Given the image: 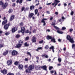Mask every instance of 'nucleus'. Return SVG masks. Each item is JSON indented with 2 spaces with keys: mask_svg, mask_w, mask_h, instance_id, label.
Wrapping results in <instances>:
<instances>
[{
  "mask_svg": "<svg viewBox=\"0 0 75 75\" xmlns=\"http://www.w3.org/2000/svg\"><path fill=\"white\" fill-rule=\"evenodd\" d=\"M14 17H15L14 16V15L11 16L10 18V21H11L13 20V19L14 18Z\"/></svg>",
  "mask_w": 75,
  "mask_h": 75,
  "instance_id": "nucleus-13",
  "label": "nucleus"
},
{
  "mask_svg": "<svg viewBox=\"0 0 75 75\" xmlns=\"http://www.w3.org/2000/svg\"><path fill=\"white\" fill-rule=\"evenodd\" d=\"M18 68L19 69H22L23 68V65L22 64H20L18 66Z\"/></svg>",
  "mask_w": 75,
  "mask_h": 75,
  "instance_id": "nucleus-14",
  "label": "nucleus"
},
{
  "mask_svg": "<svg viewBox=\"0 0 75 75\" xmlns=\"http://www.w3.org/2000/svg\"><path fill=\"white\" fill-rule=\"evenodd\" d=\"M16 75H20V72H18V73L16 74Z\"/></svg>",
  "mask_w": 75,
  "mask_h": 75,
  "instance_id": "nucleus-63",
  "label": "nucleus"
},
{
  "mask_svg": "<svg viewBox=\"0 0 75 75\" xmlns=\"http://www.w3.org/2000/svg\"><path fill=\"white\" fill-rule=\"evenodd\" d=\"M42 68L44 70H45V71H47V66L46 65L42 67Z\"/></svg>",
  "mask_w": 75,
  "mask_h": 75,
  "instance_id": "nucleus-21",
  "label": "nucleus"
},
{
  "mask_svg": "<svg viewBox=\"0 0 75 75\" xmlns=\"http://www.w3.org/2000/svg\"><path fill=\"white\" fill-rule=\"evenodd\" d=\"M44 48L46 50H47L49 48V46L48 45H46L45 46Z\"/></svg>",
  "mask_w": 75,
  "mask_h": 75,
  "instance_id": "nucleus-26",
  "label": "nucleus"
},
{
  "mask_svg": "<svg viewBox=\"0 0 75 75\" xmlns=\"http://www.w3.org/2000/svg\"><path fill=\"white\" fill-rule=\"evenodd\" d=\"M12 6L13 7H15V6H16V4H15V3L13 4Z\"/></svg>",
  "mask_w": 75,
  "mask_h": 75,
  "instance_id": "nucleus-57",
  "label": "nucleus"
},
{
  "mask_svg": "<svg viewBox=\"0 0 75 75\" xmlns=\"http://www.w3.org/2000/svg\"><path fill=\"white\" fill-rule=\"evenodd\" d=\"M61 58H59L58 59V61L59 62H61Z\"/></svg>",
  "mask_w": 75,
  "mask_h": 75,
  "instance_id": "nucleus-39",
  "label": "nucleus"
},
{
  "mask_svg": "<svg viewBox=\"0 0 75 75\" xmlns=\"http://www.w3.org/2000/svg\"><path fill=\"white\" fill-rule=\"evenodd\" d=\"M57 33H59V34H63L64 33V32L62 31H60L59 30V31H57Z\"/></svg>",
  "mask_w": 75,
  "mask_h": 75,
  "instance_id": "nucleus-27",
  "label": "nucleus"
},
{
  "mask_svg": "<svg viewBox=\"0 0 75 75\" xmlns=\"http://www.w3.org/2000/svg\"><path fill=\"white\" fill-rule=\"evenodd\" d=\"M64 62L65 63V64H67V63L68 62V61H67V58H66V59L64 60Z\"/></svg>",
  "mask_w": 75,
  "mask_h": 75,
  "instance_id": "nucleus-44",
  "label": "nucleus"
},
{
  "mask_svg": "<svg viewBox=\"0 0 75 75\" xmlns=\"http://www.w3.org/2000/svg\"><path fill=\"white\" fill-rule=\"evenodd\" d=\"M29 31L27 30L25 31V33H29Z\"/></svg>",
  "mask_w": 75,
  "mask_h": 75,
  "instance_id": "nucleus-64",
  "label": "nucleus"
},
{
  "mask_svg": "<svg viewBox=\"0 0 75 75\" xmlns=\"http://www.w3.org/2000/svg\"><path fill=\"white\" fill-rule=\"evenodd\" d=\"M18 54V52L15 50H13L11 52L12 55L13 56H15V55H16Z\"/></svg>",
  "mask_w": 75,
  "mask_h": 75,
  "instance_id": "nucleus-2",
  "label": "nucleus"
},
{
  "mask_svg": "<svg viewBox=\"0 0 75 75\" xmlns=\"http://www.w3.org/2000/svg\"><path fill=\"white\" fill-rule=\"evenodd\" d=\"M9 34H10V33L8 32H7L5 33V35H9Z\"/></svg>",
  "mask_w": 75,
  "mask_h": 75,
  "instance_id": "nucleus-46",
  "label": "nucleus"
},
{
  "mask_svg": "<svg viewBox=\"0 0 75 75\" xmlns=\"http://www.w3.org/2000/svg\"><path fill=\"white\" fill-rule=\"evenodd\" d=\"M60 2V1L58 0H54V3L52 4V5L54 6L55 4V6H54V7H55L57 4H58V3H59Z\"/></svg>",
  "mask_w": 75,
  "mask_h": 75,
  "instance_id": "nucleus-3",
  "label": "nucleus"
},
{
  "mask_svg": "<svg viewBox=\"0 0 75 75\" xmlns=\"http://www.w3.org/2000/svg\"><path fill=\"white\" fill-rule=\"evenodd\" d=\"M55 14L56 15H58V12H55Z\"/></svg>",
  "mask_w": 75,
  "mask_h": 75,
  "instance_id": "nucleus-61",
  "label": "nucleus"
},
{
  "mask_svg": "<svg viewBox=\"0 0 75 75\" xmlns=\"http://www.w3.org/2000/svg\"><path fill=\"white\" fill-rule=\"evenodd\" d=\"M53 27L57 30V31H58L60 30V29L58 27L56 26L55 25H54Z\"/></svg>",
  "mask_w": 75,
  "mask_h": 75,
  "instance_id": "nucleus-11",
  "label": "nucleus"
},
{
  "mask_svg": "<svg viewBox=\"0 0 75 75\" xmlns=\"http://www.w3.org/2000/svg\"><path fill=\"white\" fill-rule=\"evenodd\" d=\"M34 7H35V6H30V9L31 10H33L34 8Z\"/></svg>",
  "mask_w": 75,
  "mask_h": 75,
  "instance_id": "nucleus-25",
  "label": "nucleus"
},
{
  "mask_svg": "<svg viewBox=\"0 0 75 75\" xmlns=\"http://www.w3.org/2000/svg\"><path fill=\"white\" fill-rule=\"evenodd\" d=\"M27 54L28 55H30V57H31V53L30 52H28L27 53Z\"/></svg>",
  "mask_w": 75,
  "mask_h": 75,
  "instance_id": "nucleus-40",
  "label": "nucleus"
},
{
  "mask_svg": "<svg viewBox=\"0 0 75 75\" xmlns=\"http://www.w3.org/2000/svg\"><path fill=\"white\" fill-rule=\"evenodd\" d=\"M8 5V3H6L5 4L4 6H5V7H6V6H7Z\"/></svg>",
  "mask_w": 75,
  "mask_h": 75,
  "instance_id": "nucleus-49",
  "label": "nucleus"
},
{
  "mask_svg": "<svg viewBox=\"0 0 75 75\" xmlns=\"http://www.w3.org/2000/svg\"><path fill=\"white\" fill-rule=\"evenodd\" d=\"M34 68V66H33L32 65H30L28 67V69L31 71H32V69H33Z\"/></svg>",
  "mask_w": 75,
  "mask_h": 75,
  "instance_id": "nucleus-8",
  "label": "nucleus"
},
{
  "mask_svg": "<svg viewBox=\"0 0 75 75\" xmlns=\"http://www.w3.org/2000/svg\"><path fill=\"white\" fill-rule=\"evenodd\" d=\"M16 30H17V28H14L12 29V33H14Z\"/></svg>",
  "mask_w": 75,
  "mask_h": 75,
  "instance_id": "nucleus-19",
  "label": "nucleus"
},
{
  "mask_svg": "<svg viewBox=\"0 0 75 75\" xmlns=\"http://www.w3.org/2000/svg\"><path fill=\"white\" fill-rule=\"evenodd\" d=\"M62 30H66V28L63 27L62 28Z\"/></svg>",
  "mask_w": 75,
  "mask_h": 75,
  "instance_id": "nucleus-41",
  "label": "nucleus"
},
{
  "mask_svg": "<svg viewBox=\"0 0 75 75\" xmlns=\"http://www.w3.org/2000/svg\"><path fill=\"white\" fill-rule=\"evenodd\" d=\"M23 22H21L20 24V26H21H21H23Z\"/></svg>",
  "mask_w": 75,
  "mask_h": 75,
  "instance_id": "nucleus-42",
  "label": "nucleus"
},
{
  "mask_svg": "<svg viewBox=\"0 0 75 75\" xmlns=\"http://www.w3.org/2000/svg\"><path fill=\"white\" fill-rule=\"evenodd\" d=\"M43 40L40 41L39 42V44H42V43H43Z\"/></svg>",
  "mask_w": 75,
  "mask_h": 75,
  "instance_id": "nucleus-43",
  "label": "nucleus"
},
{
  "mask_svg": "<svg viewBox=\"0 0 75 75\" xmlns=\"http://www.w3.org/2000/svg\"><path fill=\"white\" fill-rule=\"evenodd\" d=\"M55 25V23H52V25Z\"/></svg>",
  "mask_w": 75,
  "mask_h": 75,
  "instance_id": "nucleus-60",
  "label": "nucleus"
},
{
  "mask_svg": "<svg viewBox=\"0 0 75 75\" xmlns=\"http://www.w3.org/2000/svg\"><path fill=\"white\" fill-rule=\"evenodd\" d=\"M74 14V11H71V15L72 16Z\"/></svg>",
  "mask_w": 75,
  "mask_h": 75,
  "instance_id": "nucleus-59",
  "label": "nucleus"
},
{
  "mask_svg": "<svg viewBox=\"0 0 75 75\" xmlns=\"http://www.w3.org/2000/svg\"><path fill=\"white\" fill-rule=\"evenodd\" d=\"M28 7H26V8H25V9L24 10V11H26V10H28Z\"/></svg>",
  "mask_w": 75,
  "mask_h": 75,
  "instance_id": "nucleus-56",
  "label": "nucleus"
},
{
  "mask_svg": "<svg viewBox=\"0 0 75 75\" xmlns=\"http://www.w3.org/2000/svg\"><path fill=\"white\" fill-rule=\"evenodd\" d=\"M21 45H20V44L19 43L18 44H17L16 45V48H20V47H21Z\"/></svg>",
  "mask_w": 75,
  "mask_h": 75,
  "instance_id": "nucleus-16",
  "label": "nucleus"
},
{
  "mask_svg": "<svg viewBox=\"0 0 75 75\" xmlns=\"http://www.w3.org/2000/svg\"><path fill=\"white\" fill-rule=\"evenodd\" d=\"M25 47H28L29 46V44H27V42H25L24 44Z\"/></svg>",
  "mask_w": 75,
  "mask_h": 75,
  "instance_id": "nucleus-30",
  "label": "nucleus"
},
{
  "mask_svg": "<svg viewBox=\"0 0 75 75\" xmlns=\"http://www.w3.org/2000/svg\"><path fill=\"white\" fill-rule=\"evenodd\" d=\"M34 13H31L29 15V17H30V18H31V17H32L34 16Z\"/></svg>",
  "mask_w": 75,
  "mask_h": 75,
  "instance_id": "nucleus-23",
  "label": "nucleus"
},
{
  "mask_svg": "<svg viewBox=\"0 0 75 75\" xmlns=\"http://www.w3.org/2000/svg\"><path fill=\"white\" fill-rule=\"evenodd\" d=\"M20 37V35H19L18 34L16 35V37L17 38H19Z\"/></svg>",
  "mask_w": 75,
  "mask_h": 75,
  "instance_id": "nucleus-34",
  "label": "nucleus"
},
{
  "mask_svg": "<svg viewBox=\"0 0 75 75\" xmlns=\"http://www.w3.org/2000/svg\"><path fill=\"white\" fill-rule=\"evenodd\" d=\"M8 53V50H6V52H5L3 53L4 55H6Z\"/></svg>",
  "mask_w": 75,
  "mask_h": 75,
  "instance_id": "nucleus-24",
  "label": "nucleus"
},
{
  "mask_svg": "<svg viewBox=\"0 0 75 75\" xmlns=\"http://www.w3.org/2000/svg\"><path fill=\"white\" fill-rule=\"evenodd\" d=\"M72 48L73 49H75V45L74 44H73L72 45Z\"/></svg>",
  "mask_w": 75,
  "mask_h": 75,
  "instance_id": "nucleus-37",
  "label": "nucleus"
},
{
  "mask_svg": "<svg viewBox=\"0 0 75 75\" xmlns=\"http://www.w3.org/2000/svg\"><path fill=\"white\" fill-rule=\"evenodd\" d=\"M4 4L3 3V1H0V5H1L2 6H4Z\"/></svg>",
  "mask_w": 75,
  "mask_h": 75,
  "instance_id": "nucleus-28",
  "label": "nucleus"
},
{
  "mask_svg": "<svg viewBox=\"0 0 75 75\" xmlns=\"http://www.w3.org/2000/svg\"><path fill=\"white\" fill-rule=\"evenodd\" d=\"M38 50H41L42 49V47H39L38 48Z\"/></svg>",
  "mask_w": 75,
  "mask_h": 75,
  "instance_id": "nucleus-62",
  "label": "nucleus"
},
{
  "mask_svg": "<svg viewBox=\"0 0 75 75\" xmlns=\"http://www.w3.org/2000/svg\"><path fill=\"white\" fill-rule=\"evenodd\" d=\"M73 29H69V31H70V33H71V32H72V31H73Z\"/></svg>",
  "mask_w": 75,
  "mask_h": 75,
  "instance_id": "nucleus-45",
  "label": "nucleus"
},
{
  "mask_svg": "<svg viewBox=\"0 0 75 75\" xmlns=\"http://www.w3.org/2000/svg\"><path fill=\"white\" fill-rule=\"evenodd\" d=\"M50 50H51V49H52V51L53 52H54V49H55V48H54V46H51V47H50Z\"/></svg>",
  "mask_w": 75,
  "mask_h": 75,
  "instance_id": "nucleus-20",
  "label": "nucleus"
},
{
  "mask_svg": "<svg viewBox=\"0 0 75 75\" xmlns=\"http://www.w3.org/2000/svg\"><path fill=\"white\" fill-rule=\"evenodd\" d=\"M69 41L71 43H74V39H73V38H71V39L69 40Z\"/></svg>",
  "mask_w": 75,
  "mask_h": 75,
  "instance_id": "nucleus-17",
  "label": "nucleus"
},
{
  "mask_svg": "<svg viewBox=\"0 0 75 75\" xmlns=\"http://www.w3.org/2000/svg\"><path fill=\"white\" fill-rule=\"evenodd\" d=\"M62 19L63 20H65L66 18H64V16H62Z\"/></svg>",
  "mask_w": 75,
  "mask_h": 75,
  "instance_id": "nucleus-52",
  "label": "nucleus"
},
{
  "mask_svg": "<svg viewBox=\"0 0 75 75\" xmlns=\"http://www.w3.org/2000/svg\"><path fill=\"white\" fill-rule=\"evenodd\" d=\"M1 72L3 74H6L7 73V70L6 69H4L3 70L1 71Z\"/></svg>",
  "mask_w": 75,
  "mask_h": 75,
  "instance_id": "nucleus-7",
  "label": "nucleus"
},
{
  "mask_svg": "<svg viewBox=\"0 0 75 75\" xmlns=\"http://www.w3.org/2000/svg\"><path fill=\"white\" fill-rule=\"evenodd\" d=\"M46 38L47 40H51V41H53V42H56L55 41V39L54 38V37H52V36H50V35L47 36L46 37Z\"/></svg>",
  "mask_w": 75,
  "mask_h": 75,
  "instance_id": "nucleus-1",
  "label": "nucleus"
},
{
  "mask_svg": "<svg viewBox=\"0 0 75 75\" xmlns=\"http://www.w3.org/2000/svg\"><path fill=\"white\" fill-rule=\"evenodd\" d=\"M25 40H26V41H27V40H29V37H26Z\"/></svg>",
  "mask_w": 75,
  "mask_h": 75,
  "instance_id": "nucleus-48",
  "label": "nucleus"
},
{
  "mask_svg": "<svg viewBox=\"0 0 75 75\" xmlns=\"http://www.w3.org/2000/svg\"><path fill=\"white\" fill-rule=\"evenodd\" d=\"M45 20H47V18H43L42 19L41 22V23H43V25H46V23H45Z\"/></svg>",
  "mask_w": 75,
  "mask_h": 75,
  "instance_id": "nucleus-5",
  "label": "nucleus"
},
{
  "mask_svg": "<svg viewBox=\"0 0 75 75\" xmlns=\"http://www.w3.org/2000/svg\"><path fill=\"white\" fill-rule=\"evenodd\" d=\"M13 63V61L11 59H10L7 61V64L8 66H10L11 65L12 63Z\"/></svg>",
  "mask_w": 75,
  "mask_h": 75,
  "instance_id": "nucleus-4",
  "label": "nucleus"
},
{
  "mask_svg": "<svg viewBox=\"0 0 75 75\" xmlns=\"http://www.w3.org/2000/svg\"><path fill=\"white\" fill-rule=\"evenodd\" d=\"M28 64L25 65L24 66V67L25 68H27V67H28Z\"/></svg>",
  "mask_w": 75,
  "mask_h": 75,
  "instance_id": "nucleus-51",
  "label": "nucleus"
},
{
  "mask_svg": "<svg viewBox=\"0 0 75 75\" xmlns=\"http://www.w3.org/2000/svg\"><path fill=\"white\" fill-rule=\"evenodd\" d=\"M4 47V45L3 44H0V48H2Z\"/></svg>",
  "mask_w": 75,
  "mask_h": 75,
  "instance_id": "nucleus-38",
  "label": "nucleus"
},
{
  "mask_svg": "<svg viewBox=\"0 0 75 75\" xmlns=\"http://www.w3.org/2000/svg\"><path fill=\"white\" fill-rule=\"evenodd\" d=\"M19 44L22 45V44H23V41L21 40H20Z\"/></svg>",
  "mask_w": 75,
  "mask_h": 75,
  "instance_id": "nucleus-32",
  "label": "nucleus"
},
{
  "mask_svg": "<svg viewBox=\"0 0 75 75\" xmlns=\"http://www.w3.org/2000/svg\"><path fill=\"white\" fill-rule=\"evenodd\" d=\"M25 61H28V59L27 58H25Z\"/></svg>",
  "mask_w": 75,
  "mask_h": 75,
  "instance_id": "nucleus-54",
  "label": "nucleus"
},
{
  "mask_svg": "<svg viewBox=\"0 0 75 75\" xmlns=\"http://www.w3.org/2000/svg\"><path fill=\"white\" fill-rule=\"evenodd\" d=\"M20 1L19 2V4H21L22 3H23V0H20Z\"/></svg>",
  "mask_w": 75,
  "mask_h": 75,
  "instance_id": "nucleus-50",
  "label": "nucleus"
},
{
  "mask_svg": "<svg viewBox=\"0 0 75 75\" xmlns=\"http://www.w3.org/2000/svg\"><path fill=\"white\" fill-rule=\"evenodd\" d=\"M4 27L5 30H7V29L8 28V26H7L6 25H5L4 26Z\"/></svg>",
  "mask_w": 75,
  "mask_h": 75,
  "instance_id": "nucleus-22",
  "label": "nucleus"
},
{
  "mask_svg": "<svg viewBox=\"0 0 75 75\" xmlns=\"http://www.w3.org/2000/svg\"><path fill=\"white\" fill-rule=\"evenodd\" d=\"M25 31V28L24 27H22L21 28V32L23 34H24V32Z\"/></svg>",
  "mask_w": 75,
  "mask_h": 75,
  "instance_id": "nucleus-6",
  "label": "nucleus"
},
{
  "mask_svg": "<svg viewBox=\"0 0 75 75\" xmlns=\"http://www.w3.org/2000/svg\"><path fill=\"white\" fill-rule=\"evenodd\" d=\"M19 63V62H15L14 64L16 65H18Z\"/></svg>",
  "mask_w": 75,
  "mask_h": 75,
  "instance_id": "nucleus-31",
  "label": "nucleus"
},
{
  "mask_svg": "<svg viewBox=\"0 0 75 75\" xmlns=\"http://www.w3.org/2000/svg\"><path fill=\"white\" fill-rule=\"evenodd\" d=\"M25 72L27 74H30L31 72V70L28 68L25 70Z\"/></svg>",
  "mask_w": 75,
  "mask_h": 75,
  "instance_id": "nucleus-9",
  "label": "nucleus"
},
{
  "mask_svg": "<svg viewBox=\"0 0 75 75\" xmlns=\"http://www.w3.org/2000/svg\"><path fill=\"white\" fill-rule=\"evenodd\" d=\"M7 75H14V74L13 73H9Z\"/></svg>",
  "mask_w": 75,
  "mask_h": 75,
  "instance_id": "nucleus-33",
  "label": "nucleus"
},
{
  "mask_svg": "<svg viewBox=\"0 0 75 75\" xmlns=\"http://www.w3.org/2000/svg\"><path fill=\"white\" fill-rule=\"evenodd\" d=\"M42 68V67L40 66H38L36 67V68L37 70H38L41 69Z\"/></svg>",
  "mask_w": 75,
  "mask_h": 75,
  "instance_id": "nucleus-12",
  "label": "nucleus"
},
{
  "mask_svg": "<svg viewBox=\"0 0 75 75\" xmlns=\"http://www.w3.org/2000/svg\"><path fill=\"white\" fill-rule=\"evenodd\" d=\"M51 3H52V2L50 3H48V4H46V5L47 6H48V5H50V4H51Z\"/></svg>",
  "mask_w": 75,
  "mask_h": 75,
  "instance_id": "nucleus-58",
  "label": "nucleus"
},
{
  "mask_svg": "<svg viewBox=\"0 0 75 75\" xmlns=\"http://www.w3.org/2000/svg\"><path fill=\"white\" fill-rule=\"evenodd\" d=\"M7 23V20H6L5 21H4L2 23V25H4L5 24H6Z\"/></svg>",
  "mask_w": 75,
  "mask_h": 75,
  "instance_id": "nucleus-18",
  "label": "nucleus"
},
{
  "mask_svg": "<svg viewBox=\"0 0 75 75\" xmlns=\"http://www.w3.org/2000/svg\"><path fill=\"white\" fill-rule=\"evenodd\" d=\"M59 22H61V21H63V20L61 19L59 20Z\"/></svg>",
  "mask_w": 75,
  "mask_h": 75,
  "instance_id": "nucleus-55",
  "label": "nucleus"
},
{
  "mask_svg": "<svg viewBox=\"0 0 75 75\" xmlns=\"http://www.w3.org/2000/svg\"><path fill=\"white\" fill-rule=\"evenodd\" d=\"M24 9H25V7H23L22 8V9H21V11H24Z\"/></svg>",
  "mask_w": 75,
  "mask_h": 75,
  "instance_id": "nucleus-36",
  "label": "nucleus"
},
{
  "mask_svg": "<svg viewBox=\"0 0 75 75\" xmlns=\"http://www.w3.org/2000/svg\"><path fill=\"white\" fill-rule=\"evenodd\" d=\"M32 42H35L36 41V38L35 36L33 37V39L32 40Z\"/></svg>",
  "mask_w": 75,
  "mask_h": 75,
  "instance_id": "nucleus-10",
  "label": "nucleus"
},
{
  "mask_svg": "<svg viewBox=\"0 0 75 75\" xmlns=\"http://www.w3.org/2000/svg\"><path fill=\"white\" fill-rule=\"evenodd\" d=\"M8 12L9 13H12V10L11 9H10L8 11Z\"/></svg>",
  "mask_w": 75,
  "mask_h": 75,
  "instance_id": "nucleus-35",
  "label": "nucleus"
},
{
  "mask_svg": "<svg viewBox=\"0 0 75 75\" xmlns=\"http://www.w3.org/2000/svg\"><path fill=\"white\" fill-rule=\"evenodd\" d=\"M53 68V67H49V70H51V69H52Z\"/></svg>",
  "mask_w": 75,
  "mask_h": 75,
  "instance_id": "nucleus-53",
  "label": "nucleus"
},
{
  "mask_svg": "<svg viewBox=\"0 0 75 75\" xmlns=\"http://www.w3.org/2000/svg\"><path fill=\"white\" fill-rule=\"evenodd\" d=\"M38 9H36L35 10V15H36L38 13Z\"/></svg>",
  "mask_w": 75,
  "mask_h": 75,
  "instance_id": "nucleus-29",
  "label": "nucleus"
},
{
  "mask_svg": "<svg viewBox=\"0 0 75 75\" xmlns=\"http://www.w3.org/2000/svg\"><path fill=\"white\" fill-rule=\"evenodd\" d=\"M72 38H71V37L70 36V35H68L67 37V40H69L71 39Z\"/></svg>",
  "mask_w": 75,
  "mask_h": 75,
  "instance_id": "nucleus-15",
  "label": "nucleus"
},
{
  "mask_svg": "<svg viewBox=\"0 0 75 75\" xmlns=\"http://www.w3.org/2000/svg\"><path fill=\"white\" fill-rule=\"evenodd\" d=\"M6 25H7V26H8V27H9V26H10V25H11V24L10 23V22H9V23H8V24H6Z\"/></svg>",
  "mask_w": 75,
  "mask_h": 75,
  "instance_id": "nucleus-47",
  "label": "nucleus"
}]
</instances>
